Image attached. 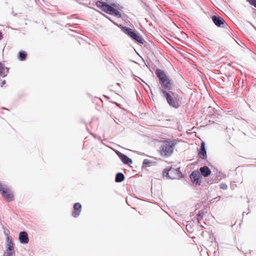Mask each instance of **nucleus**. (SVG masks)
I'll list each match as a JSON object with an SVG mask.
<instances>
[{"label":"nucleus","mask_w":256,"mask_h":256,"mask_svg":"<svg viewBox=\"0 0 256 256\" xmlns=\"http://www.w3.org/2000/svg\"><path fill=\"white\" fill-rule=\"evenodd\" d=\"M200 170L201 174L204 177H207L211 174V170L206 166H204L200 168Z\"/></svg>","instance_id":"14"},{"label":"nucleus","mask_w":256,"mask_h":256,"mask_svg":"<svg viewBox=\"0 0 256 256\" xmlns=\"http://www.w3.org/2000/svg\"><path fill=\"white\" fill-rule=\"evenodd\" d=\"M200 157L202 159L206 157V150L205 149V144L204 142H202L200 146V148L198 152Z\"/></svg>","instance_id":"13"},{"label":"nucleus","mask_w":256,"mask_h":256,"mask_svg":"<svg viewBox=\"0 0 256 256\" xmlns=\"http://www.w3.org/2000/svg\"><path fill=\"white\" fill-rule=\"evenodd\" d=\"M6 250L3 256H12L14 252V244L12 238H10L8 234H6Z\"/></svg>","instance_id":"2"},{"label":"nucleus","mask_w":256,"mask_h":256,"mask_svg":"<svg viewBox=\"0 0 256 256\" xmlns=\"http://www.w3.org/2000/svg\"><path fill=\"white\" fill-rule=\"evenodd\" d=\"M176 144V142L175 140L164 142L160 150V155L164 156H170L172 154L174 148Z\"/></svg>","instance_id":"1"},{"label":"nucleus","mask_w":256,"mask_h":256,"mask_svg":"<svg viewBox=\"0 0 256 256\" xmlns=\"http://www.w3.org/2000/svg\"><path fill=\"white\" fill-rule=\"evenodd\" d=\"M252 5L256 8V0H247Z\"/></svg>","instance_id":"20"},{"label":"nucleus","mask_w":256,"mask_h":256,"mask_svg":"<svg viewBox=\"0 0 256 256\" xmlns=\"http://www.w3.org/2000/svg\"><path fill=\"white\" fill-rule=\"evenodd\" d=\"M116 153L124 164L128 163V158L126 156L124 155L122 153L119 152H116Z\"/></svg>","instance_id":"17"},{"label":"nucleus","mask_w":256,"mask_h":256,"mask_svg":"<svg viewBox=\"0 0 256 256\" xmlns=\"http://www.w3.org/2000/svg\"><path fill=\"white\" fill-rule=\"evenodd\" d=\"M8 72V68H5L0 63V76H5Z\"/></svg>","instance_id":"16"},{"label":"nucleus","mask_w":256,"mask_h":256,"mask_svg":"<svg viewBox=\"0 0 256 256\" xmlns=\"http://www.w3.org/2000/svg\"><path fill=\"white\" fill-rule=\"evenodd\" d=\"M129 36L134 40L140 44H143L145 42V40L140 34L136 30L129 28Z\"/></svg>","instance_id":"6"},{"label":"nucleus","mask_w":256,"mask_h":256,"mask_svg":"<svg viewBox=\"0 0 256 256\" xmlns=\"http://www.w3.org/2000/svg\"><path fill=\"white\" fill-rule=\"evenodd\" d=\"M82 206L80 203H76L74 206V211L72 216L74 217H77L80 215L81 212Z\"/></svg>","instance_id":"11"},{"label":"nucleus","mask_w":256,"mask_h":256,"mask_svg":"<svg viewBox=\"0 0 256 256\" xmlns=\"http://www.w3.org/2000/svg\"><path fill=\"white\" fill-rule=\"evenodd\" d=\"M220 187L221 188L224 190V189H226L227 186L225 184H220Z\"/></svg>","instance_id":"21"},{"label":"nucleus","mask_w":256,"mask_h":256,"mask_svg":"<svg viewBox=\"0 0 256 256\" xmlns=\"http://www.w3.org/2000/svg\"><path fill=\"white\" fill-rule=\"evenodd\" d=\"M166 174L171 179H178L182 177V174L178 169L170 168Z\"/></svg>","instance_id":"7"},{"label":"nucleus","mask_w":256,"mask_h":256,"mask_svg":"<svg viewBox=\"0 0 256 256\" xmlns=\"http://www.w3.org/2000/svg\"><path fill=\"white\" fill-rule=\"evenodd\" d=\"M155 163V162L152 158H146L144 160L143 164L146 166H150L153 165Z\"/></svg>","instance_id":"15"},{"label":"nucleus","mask_w":256,"mask_h":256,"mask_svg":"<svg viewBox=\"0 0 256 256\" xmlns=\"http://www.w3.org/2000/svg\"><path fill=\"white\" fill-rule=\"evenodd\" d=\"M212 20L216 26L222 27L225 26V22L221 17L214 16L212 17Z\"/></svg>","instance_id":"9"},{"label":"nucleus","mask_w":256,"mask_h":256,"mask_svg":"<svg viewBox=\"0 0 256 256\" xmlns=\"http://www.w3.org/2000/svg\"><path fill=\"white\" fill-rule=\"evenodd\" d=\"M162 92L164 94H165L168 102L170 106H172L174 108H178V102L176 99L173 98L170 93L167 92L164 90H162Z\"/></svg>","instance_id":"8"},{"label":"nucleus","mask_w":256,"mask_h":256,"mask_svg":"<svg viewBox=\"0 0 256 256\" xmlns=\"http://www.w3.org/2000/svg\"><path fill=\"white\" fill-rule=\"evenodd\" d=\"M18 240L21 244H26L29 242V238L27 232H22L20 233Z\"/></svg>","instance_id":"10"},{"label":"nucleus","mask_w":256,"mask_h":256,"mask_svg":"<svg viewBox=\"0 0 256 256\" xmlns=\"http://www.w3.org/2000/svg\"><path fill=\"white\" fill-rule=\"evenodd\" d=\"M156 74L163 86L166 88H170L171 86L170 80L165 73L160 70H158Z\"/></svg>","instance_id":"4"},{"label":"nucleus","mask_w":256,"mask_h":256,"mask_svg":"<svg viewBox=\"0 0 256 256\" xmlns=\"http://www.w3.org/2000/svg\"><path fill=\"white\" fill-rule=\"evenodd\" d=\"M19 58L21 60H23L25 59L26 57V54L24 52H19Z\"/></svg>","instance_id":"19"},{"label":"nucleus","mask_w":256,"mask_h":256,"mask_svg":"<svg viewBox=\"0 0 256 256\" xmlns=\"http://www.w3.org/2000/svg\"><path fill=\"white\" fill-rule=\"evenodd\" d=\"M128 162H129V166H130V164L132 163V160L131 159L129 158Z\"/></svg>","instance_id":"22"},{"label":"nucleus","mask_w":256,"mask_h":256,"mask_svg":"<svg viewBox=\"0 0 256 256\" xmlns=\"http://www.w3.org/2000/svg\"><path fill=\"white\" fill-rule=\"evenodd\" d=\"M5 84V80H4L3 82H2V84Z\"/></svg>","instance_id":"24"},{"label":"nucleus","mask_w":256,"mask_h":256,"mask_svg":"<svg viewBox=\"0 0 256 256\" xmlns=\"http://www.w3.org/2000/svg\"><path fill=\"white\" fill-rule=\"evenodd\" d=\"M96 5L98 6L103 11L108 14H114L115 15H118V10L106 4L98 2L96 3Z\"/></svg>","instance_id":"5"},{"label":"nucleus","mask_w":256,"mask_h":256,"mask_svg":"<svg viewBox=\"0 0 256 256\" xmlns=\"http://www.w3.org/2000/svg\"><path fill=\"white\" fill-rule=\"evenodd\" d=\"M126 34L128 33V29H127V28L126 29Z\"/></svg>","instance_id":"23"},{"label":"nucleus","mask_w":256,"mask_h":256,"mask_svg":"<svg viewBox=\"0 0 256 256\" xmlns=\"http://www.w3.org/2000/svg\"><path fill=\"white\" fill-rule=\"evenodd\" d=\"M190 178L191 180H192L194 182H196V184H200V180H199L200 174L198 172H192L190 176Z\"/></svg>","instance_id":"12"},{"label":"nucleus","mask_w":256,"mask_h":256,"mask_svg":"<svg viewBox=\"0 0 256 256\" xmlns=\"http://www.w3.org/2000/svg\"><path fill=\"white\" fill-rule=\"evenodd\" d=\"M0 192L2 196L7 201L10 202L13 200V193L6 184H4L1 183L0 184Z\"/></svg>","instance_id":"3"},{"label":"nucleus","mask_w":256,"mask_h":256,"mask_svg":"<svg viewBox=\"0 0 256 256\" xmlns=\"http://www.w3.org/2000/svg\"><path fill=\"white\" fill-rule=\"evenodd\" d=\"M124 179V174L121 172H119L116 174L115 180L116 182H120L123 181Z\"/></svg>","instance_id":"18"}]
</instances>
